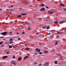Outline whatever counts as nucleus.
<instances>
[{
  "label": "nucleus",
  "instance_id": "f257e3e1",
  "mask_svg": "<svg viewBox=\"0 0 66 66\" xmlns=\"http://www.w3.org/2000/svg\"><path fill=\"white\" fill-rule=\"evenodd\" d=\"M7 34V32L6 31L5 32H3L1 34V35H6Z\"/></svg>",
  "mask_w": 66,
  "mask_h": 66
},
{
  "label": "nucleus",
  "instance_id": "f03ea898",
  "mask_svg": "<svg viewBox=\"0 0 66 66\" xmlns=\"http://www.w3.org/2000/svg\"><path fill=\"white\" fill-rule=\"evenodd\" d=\"M64 22H65V21H63L59 22V24H62V23H64Z\"/></svg>",
  "mask_w": 66,
  "mask_h": 66
},
{
  "label": "nucleus",
  "instance_id": "7ed1b4c3",
  "mask_svg": "<svg viewBox=\"0 0 66 66\" xmlns=\"http://www.w3.org/2000/svg\"><path fill=\"white\" fill-rule=\"evenodd\" d=\"M12 64H14V65H16V64H17V63H16V62L15 61L12 62Z\"/></svg>",
  "mask_w": 66,
  "mask_h": 66
},
{
  "label": "nucleus",
  "instance_id": "20e7f679",
  "mask_svg": "<svg viewBox=\"0 0 66 66\" xmlns=\"http://www.w3.org/2000/svg\"><path fill=\"white\" fill-rule=\"evenodd\" d=\"M8 56H3L2 59H6L7 58Z\"/></svg>",
  "mask_w": 66,
  "mask_h": 66
},
{
  "label": "nucleus",
  "instance_id": "39448f33",
  "mask_svg": "<svg viewBox=\"0 0 66 66\" xmlns=\"http://www.w3.org/2000/svg\"><path fill=\"white\" fill-rule=\"evenodd\" d=\"M22 60V57H19L18 58V60L19 61H21Z\"/></svg>",
  "mask_w": 66,
  "mask_h": 66
},
{
  "label": "nucleus",
  "instance_id": "423d86ee",
  "mask_svg": "<svg viewBox=\"0 0 66 66\" xmlns=\"http://www.w3.org/2000/svg\"><path fill=\"white\" fill-rule=\"evenodd\" d=\"M54 11H50V13H49V12H48V13L49 14H52L54 13Z\"/></svg>",
  "mask_w": 66,
  "mask_h": 66
},
{
  "label": "nucleus",
  "instance_id": "0eeeda50",
  "mask_svg": "<svg viewBox=\"0 0 66 66\" xmlns=\"http://www.w3.org/2000/svg\"><path fill=\"white\" fill-rule=\"evenodd\" d=\"M44 10H45V8L43 7L42 8H41V9H40V11H43Z\"/></svg>",
  "mask_w": 66,
  "mask_h": 66
},
{
  "label": "nucleus",
  "instance_id": "6e6552de",
  "mask_svg": "<svg viewBox=\"0 0 66 66\" xmlns=\"http://www.w3.org/2000/svg\"><path fill=\"white\" fill-rule=\"evenodd\" d=\"M28 56H26L24 57L23 60H25V59H26L27 58H28Z\"/></svg>",
  "mask_w": 66,
  "mask_h": 66
},
{
  "label": "nucleus",
  "instance_id": "1a4fd4ad",
  "mask_svg": "<svg viewBox=\"0 0 66 66\" xmlns=\"http://www.w3.org/2000/svg\"><path fill=\"white\" fill-rule=\"evenodd\" d=\"M29 49H30V48L29 47H26V48H25V50H29Z\"/></svg>",
  "mask_w": 66,
  "mask_h": 66
},
{
  "label": "nucleus",
  "instance_id": "9d476101",
  "mask_svg": "<svg viewBox=\"0 0 66 66\" xmlns=\"http://www.w3.org/2000/svg\"><path fill=\"white\" fill-rule=\"evenodd\" d=\"M27 13H21V15H27Z\"/></svg>",
  "mask_w": 66,
  "mask_h": 66
},
{
  "label": "nucleus",
  "instance_id": "9b49d317",
  "mask_svg": "<svg viewBox=\"0 0 66 66\" xmlns=\"http://www.w3.org/2000/svg\"><path fill=\"white\" fill-rule=\"evenodd\" d=\"M46 65H49V62H46Z\"/></svg>",
  "mask_w": 66,
  "mask_h": 66
},
{
  "label": "nucleus",
  "instance_id": "f8f14e48",
  "mask_svg": "<svg viewBox=\"0 0 66 66\" xmlns=\"http://www.w3.org/2000/svg\"><path fill=\"white\" fill-rule=\"evenodd\" d=\"M57 55L58 56H59V57H60V56H61V55L59 54H57Z\"/></svg>",
  "mask_w": 66,
  "mask_h": 66
},
{
  "label": "nucleus",
  "instance_id": "ddd939ff",
  "mask_svg": "<svg viewBox=\"0 0 66 66\" xmlns=\"http://www.w3.org/2000/svg\"><path fill=\"white\" fill-rule=\"evenodd\" d=\"M17 17H18V18H19L20 17H21V15H18L17 16Z\"/></svg>",
  "mask_w": 66,
  "mask_h": 66
},
{
  "label": "nucleus",
  "instance_id": "4468645a",
  "mask_svg": "<svg viewBox=\"0 0 66 66\" xmlns=\"http://www.w3.org/2000/svg\"><path fill=\"white\" fill-rule=\"evenodd\" d=\"M47 28V26H45L43 27V29H46Z\"/></svg>",
  "mask_w": 66,
  "mask_h": 66
},
{
  "label": "nucleus",
  "instance_id": "2eb2a0df",
  "mask_svg": "<svg viewBox=\"0 0 66 66\" xmlns=\"http://www.w3.org/2000/svg\"><path fill=\"white\" fill-rule=\"evenodd\" d=\"M60 5L61 6H65V5H64L63 4H60Z\"/></svg>",
  "mask_w": 66,
  "mask_h": 66
},
{
  "label": "nucleus",
  "instance_id": "dca6fc26",
  "mask_svg": "<svg viewBox=\"0 0 66 66\" xmlns=\"http://www.w3.org/2000/svg\"><path fill=\"white\" fill-rule=\"evenodd\" d=\"M55 63V64H57V61H55L54 62Z\"/></svg>",
  "mask_w": 66,
  "mask_h": 66
},
{
  "label": "nucleus",
  "instance_id": "f3484780",
  "mask_svg": "<svg viewBox=\"0 0 66 66\" xmlns=\"http://www.w3.org/2000/svg\"><path fill=\"white\" fill-rule=\"evenodd\" d=\"M13 43V42H9L10 44H12Z\"/></svg>",
  "mask_w": 66,
  "mask_h": 66
},
{
  "label": "nucleus",
  "instance_id": "a211bd4d",
  "mask_svg": "<svg viewBox=\"0 0 66 66\" xmlns=\"http://www.w3.org/2000/svg\"><path fill=\"white\" fill-rule=\"evenodd\" d=\"M9 48H12V46H11L9 45Z\"/></svg>",
  "mask_w": 66,
  "mask_h": 66
},
{
  "label": "nucleus",
  "instance_id": "6ab92c4d",
  "mask_svg": "<svg viewBox=\"0 0 66 66\" xmlns=\"http://www.w3.org/2000/svg\"><path fill=\"white\" fill-rule=\"evenodd\" d=\"M44 52L45 53H48V51H44Z\"/></svg>",
  "mask_w": 66,
  "mask_h": 66
},
{
  "label": "nucleus",
  "instance_id": "aec40b11",
  "mask_svg": "<svg viewBox=\"0 0 66 66\" xmlns=\"http://www.w3.org/2000/svg\"><path fill=\"white\" fill-rule=\"evenodd\" d=\"M58 23V21H55L54 22V23Z\"/></svg>",
  "mask_w": 66,
  "mask_h": 66
},
{
  "label": "nucleus",
  "instance_id": "412c9836",
  "mask_svg": "<svg viewBox=\"0 0 66 66\" xmlns=\"http://www.w3.org/2000/svg\"><path fill=\"white\" fill-rule=\"evenodd\" d=\"M12 32L11 31H10L9 32V34H12Z\"/></svg>",
  "mask_w": 66,
  "mask_h": 66
},
{
  "label": "nucleus",
  "instance_id": "4be33fe9",
  "mask_svg": "<svg viewBox=\"0 0 66 66\" xmlns=\"http://www.w3.org/2000/svg\"><path fill=\"white\" fill-rule=\"evenodd\" d=\"M27 29L29 30H31V28L30 27H29Z\"/></svg>",
  "mask_w": 66,
  "mask_h": 66
},
{
  "label": "nucleus",
  "instance_id": "5701e85b",
  "mask_svg": "<svg viewBox=\"0 0 66 66\" xmlns=\"http://www.w3.org/2000/svg\"><path fill=\"white\" fill-rule=\"evenodd\" d=\"M57 42H56L55 44V45H57Z\"/></svg>",
  "mask_w": 66,
  "mask_h": 66
},
{
  "label": "nucleus",
  "instance_id": "b1692460",
  "mask_svg": "<svg viewBox=\"0 0 66 66\" xmlns=\"http://www.w3.org/2000/svg\"><path fill=\"white\" fill-rule=\"evenodd\" d=\"M38 50V48H36L35 49L36 51H37Z\"/></svg>",
  "mask_w": 66,
  "mask_h": 66
},
{
  "label": "nucleus",
  "instance_id": "393cba45",
  "mask_svg": "<svg viewBox=\"0 0 66 66\" xmlns=\"http://www.w3.org/2000/svg\"><path fill=\"white\" fill-rule=\"evenodd\" d=\"M2 43H3V41L1 42H0V45H1V44H2Z\"/></svg>",
  "mask_w": 66,
  "mask_h": 66
},
{
  "label": "nucleus",
  "instance_id": "a878e982",
  "mask_svg": "<svg viewBox=\"0 0 66 66\" xmlns=\"http://www.w3.org/2000/svg\"><path fill=\"white\" fill-rule=\"evenodd\" d=\"M15 56H14L13 57V59H15Z\"/></svg>",
  "mask_w": 66,
  "mask_h": 66
},
{
  "label": "nucleus",
  "instance_id": "bb28decb",
  "mask_svg": "<svg viewBox=\"0 0 66 66\" xmlns=\"http://www.w3.org/2000/svg\"><path fill=\"white\" fill-rule=\"evenodd\" d=\"M39 54H42V52H39Z\"/></svg>",
  "mask_w": 66,
  "mask_h": 66
},
{
  "label": "nucleus",
  "instance_id": "cd10ccee",
  "mask_svg": "<svg viewBox=\"0 0 66 66\" xmlns=\"http://www.w3.org/2000/svg\"><path fill=\"white\" fill-rule=\"evenodd\" d=\"M63 10L64 11H66V8H64L63 9Z\"/></svg>",
  "mask_w": 66,
  "mask_h": 66
},
{
  "label": "nucleus",
  "instance_id": "c85d7f7f",
  "mask_svg": "<svg viewBox=\"0 0 66 66\" xmlns=\"http://www.w3.org/2000/svg\"><path fill=\"white\" fill-rule=\"evenodd\" d=\"M49 27H48L46 28V29H49Z\"/></svg>",
  "mask_w": 66,
  "mask_h": 66
},
{
  "label": "nucleus",
  "instance_id": "c756f323",
  "mask_svg": "<svg viewBox=\"0 0 66 66\" xmlns=\"http://www.w3.org/2000/svg\"><path fill=\"white\" fill-rule=\"evenodd\" d=\"M13 6H14L12 5V6H10V7H13Z\"/></svg>",
  "mask_w": 66,
  "mask_h": 66
},
{
  "label": "nucleus",
  "instance_id": "7c9ffc66",
  "mask_svg": "<svg viewBox=\"0 0 66 66\" xmlns=\"http://www.w3.org/2000/svg\"><path fill=\"white\" fill-rule=\"evenodd\" d=\"M12 40H13L12 39H10V41H12Z\"/></svg>",
  "mask_w": 66,
  "mask_h": 66
},
{
  "label": "nucleus",
  "instance_id": "2f4dec72",
  "mask_svg": "<svg viewBox=\"0 0 66 66\" xmlns=\"http://www.w3.org/2000/svg\"><path fill=\"white\" fill-rule=\"evenodd\" d=\"M9 14H10V15H11V14H12V12H9Z\"/></svg>",
  "mask_w": 66,
  "mask_h": 66
},
{
  "label": "nucleus",
  "instance_id": "473e14b6",
  "mask_svg": "<svg viewBox=\"0 0 66 66\" xmlns=\"http://www.w3.org/2000/svg\"><path fill=\"white\" fill-rule=\"evenodd\" d=\"M46 8L47 9H49V7H48V6H46Z\"/></svg>",
  "mask_w": 66,
  "mask_h": 66
},
{
  "label": "nucleus",
  "instance_id": "72a5a7b5",
  "mask_svg": "<svg viewBox=\"0 0 66 66\" xmlns=\"http://www.w3.org/2000/svg\"><path fill=\"white\" fill-rule=\"evenodd\" d=\"M1 38H4V37H2V36Z\"/></svg>",
  "mask_w": 66,
  "mask_h": 66
},
{
  "label": "nucleus",
  "instance_id": "f704fd0d",
  "mask_svg": "<svg viewBox=\"0 0 66 66\" xmlns=\"http://www.w3.org/2000/svg\"><path fill=\"white\" fill-rule=\"evenodd\" d=\"M40 50H38V52H40Z\"/></svg>",
  "mask_w": 66,
  "mask_h": 66
},
{
  "label": "nucleus",
  "instance_id": "c9c22d12",
  "mask_svg": "<svg viewBox=\"0 0 66 66\" xmlns=\"http://www.w3.org/2000/svg\"><path fill=\"white\" fill-rule=\"evenodd\" d=\"M37 63L36 62H35L34 63V64L35 65V64H36Z\"/></svg>",
  "mask_w": 66,
  "mask_h": 66
},
{
  "label": "nucleus",
  "instance_id": "e433bc0d",
  "mask_svg": "<svg viewBox=\"0 0 66 66\" xmlns=\"http://www.w3.org/2000/svg\"><path fill=\"white\" fill-rule=\"evenodd\" d=\"M18 40H20V39H21V38H18Z\"/></svg>",
  "mask_w": 66,
  "mask_h": 66
},
{
  "label": "nucleus",
  "instance_id": "4c0bfd02",
  "mask_svg": "<svg viewBox=\"0 0 66 66\" xmlns=\"http://www.w3.org/2000/svg\"><path fill=\"white\" fill-rule=\"evenodd\" d=\"M6 53H7V54H9V52H7Z\"/></svg>",
  "mask_w": 66,
  "mask_h": 66
},
{
  "label": "nucleus",
  "instance_id": "58836bf2",
  "mask_svg": "<svg viewBox=\"0 0 66 66\" xmlns=\"http://www.w3.org/2000/svg\"><path fill=\"white\" fill-rule=\"evenodd\" d=\"M25 33L24 32H22V34H24Z\"/></svg>",
  "mask_w": 66,
  "mask_h": 66
},
{
  "label": "nucleus",
  "instance_id": "ea45409f",
  "mask_svg": "<svg viewBox=\"0 0 66 66\" xmlns=\"http://www.w3.org/2000/svg\"><path fill=\"white\" fill-rule=\"evenodd\" d=\"M50 34H51V33H50V32H49V33L48 34V35H49Z\"/></svg>",
  "mask_w": 66,
  "mask_h": 66
},
{
  "label": "nucleus",
  "instance_id": "a19ab883",
  "mask_svg": "<svg viewBox=\"0 0 66 66\" xmlns=\"http://www.w3.org/2000/svg\"><path fill=\"white\" fill-rule=\"evenodd\" d=\"M14 45L13 44H12V45H11V46H12V47H13V46H14Z\"/></svg>",
  "mask_w": 66,
  "mask_h": 66
},
{
  "label": "nucleus",
  "instance_id": "79ce46f5",
  "mask_svg": "<svg viewBox=\"0 0 66 66\" xmlns=\"http://www.w3.org/2000/svg\"><path fill=\"white\" fill-rule=\"evenodd\" d=\"M42 65V64L40 63V64H39V66H40V65Z\"/></svg>",
  "mask_w": 66,
  "mask_h": 66
},
{
  "label": "nucleus",
  "instance_id": "37998d69",
  "mask_svg": "<svg viewBox=\"0 0 66 66\" xmlns=\"http://www.w3.org/2000/svg\"><path fill=\"white\" fill-rule=\"evenodd\" d=\"M42 6H45V5L42 4Z\"/></svg>",
  "mask_w": 66,
  "mask_h": 66
},
{
  "label": "nucleus",
  "instance_id": "c03bdc74",
  "mask_svg": "<svg viewBox=\"0 0 66 66\" xmlns=\"http://www.w3.org/2000/svg\"><path fill=\"white\" fill-rule=\"evenodd\" d=\"M59 37V36H56V37L57 38V37Z\"/></svg>",
  "mask_w": 66,
  "mask_h": 66
},
{
  "label": "nucleus",
  "instance_id": "a18cd8bd",
  "mask_svg": "<svg viewBox=\"0 0 66 66\" xmlns=\"http://www.w3.org/2000/svg\"><path fill=\"white\" fill-rule=\"evenodd\" d=\"M57 33H58V34H60V32H57Z\"/></svg>",
  "mask_w": 66,
  "mask_h": 66
},
{
  "label": "nucleus",
  "instance_id": "49530a36",
  "mask_svg": "<svg viewBox=\"0 0 66 66\" xmlns=\"http://www.w3.org/2000/svg\"><path fill=\"white\" fill-rule=\"evenodd\" d=\"M22 22V23H24V22Z\"/></svg>",
  "mask_w": 66,
  "mask_h": 66
},
{
  "label": "nucleus",
  "instance_id": "de8ad7c7",
  "mask_svg": "<svg viewBox=\"0 0 66 66\" xmlns=\"http://www.w3.org/2000/svg\"><path fill=\"white\" fill-rule=\"evenodd\" d=\"M16 34H19V32L16 33Z\"/></svg>",
  "mask_w": 66,
  "mask_h": 66
},
{
  "label": "nucleus",
  "instance_id": "09e8293b",
  "mask_svg": "<svg viewBox=\"0 0 66 66\" xmlns=\"http://www.w3.org/2000/svg\"><path fill=\"white\" fill-rule=\"evenodd\" d=\"M13 10H10V11H13Z\"/></svg>",
  "mask_w": 66,
  "mask_h": 66
},
{
  "label": "nucleus",
  "instance_id": "8fccbe9b",
  "mask_svg": "<svg viewBox=\"0 0 66 66\" xmlns=\"http://www.w3.org/2000/svg\"><path fill=\"white\" fill-rule=\"evenodd\" d=\"M61 32H62V31H63V30L62 29H61V30L60 31Z\"/></svg>",
  "mask_w": 66,
  "mask_h": 66
},
{
  "label": "nucleus",
  "instance_id": "3c124183",
  "mask_svg": "<svg viewBox=\"0 0 66 66\" xmlns=\"http://www.w3.org/2000/svg\"><path fill=\"white\" fill-rule=\"evenodd\" d=\"M2 47H4V45H2Z\"/></svg>",
  "mask_w": 66,
  "mask_h": 66
},
{
  "label": "nucleus",
  "instance_id": "603ef678",
  "mask_svg": "<svg viewBox=\"0 0 66 66\" xmlns=\"http://www.w3.org/2000/svg\"><path fill=\"white\" fill-rule=\"evenodd\" d=\"M38 34H38V33H36L37 35H38Z\"/></svg>",
  "mask_w": 66,
  "mask_h": 66
},
{
  "label": "nucleus",
  "instance_id": "864d4df0",
  "mask_svg": "<svg viewBox=\"0 0 66 66\" xmlns=\"http://www.w3.org/2000/svg\"><path fill=\"white\" fill-rule=\"evenodd\" d=\"M0 66H3V65H0Z\"/></svg>",
  "mask_w": 66,
  "mask_h": 66
},
{
  "label": "nucleus",
  "instance_id": "5fc2aeb1",
  "mask_svg": "<svg viewBox=\"0 0 66 66\" xmlns=\"http://www.w3.org/2000/svg\"><path fill=\"white\" fill-rule=\"evenodd\" d=\"M60 33H61V34H62V33H63V32H60Z\"/></svg>",
  "mask_w": 66,
  "mask_h": 66
},
{
  "label": "nucleus",
  "instance_id": "6e6d98bb",
  "mask_svg": "<svg viewBox=\"0 0 66 66\" xmlns=\"http://www.w3.org/2000/svg\"><path fill=\"white\" fill-rule=\"evenodd\" d=\"M37 1H40V0H37Z\"/></svg>",
  "mask_w": 66,
  "mask_h": 66
},
{
  "label": "nucleus",
  "instance_id": "4d7b16f0",
  "mask_svg": "<svg viewBox=\"0 0 66 66\" xmlns=\"http://www.w3.org/2000/svg\"><path fill=\"white\" fill-rule=\"evenodd\" d=\"M55 3H56V4L57 3V2H55Z\"/></svg>",
  "mask_w": 66,
  "mask_h": 66
},
{
  "label": "nucleus",
  "instance_id": "13d9d810",
  "mask_svg": "<svg viewBox=\"0 0 66 66\" xmlns=\"http://www.w3.org/2000/svg\"><path fill=\"white\" fill-rule=\"evenodd\" d=\"M43 37H44V36H43Z\"/></svg>",
  "mask_w": 66,
  "mask_h": 66
},
{
  "label": "nucleus",
  "instance_id": "bf43d9fd",
  "mask_svg": "<svg viewBox=\"0 0 66 66\" xmlns=\"http://www.w3.org/2000/svg\"><path fill=\"white\" fill-rule=\"evenodd\" d=\"M36 54H37V53H36Z\"/></svg>",
  "mask_w": 66,
  "mask_h": 66
},
{
  "label": "nucleus",
  "instance_id": "052dcab7",
  "mask_svg": "<svg viewBox=\"0 0 66 66\" xmlns=\"http://www.w3.org/2000/svg\"><path fill=\"white\" fill-rule=\"evenodd\" d=\"M1 9H0V11H1Z\"/></svg>",
  "mask_w": 66,
  "mask_h": 66
},
{
  "label": "nucleus",
  "instance_id": "680f3d73",
  "mask_svg": "<svg viewBox=\"0 0 66 66\" xmlns=\"http://www.w3.org/2000/svg\"><path fill=\"white\" fill-rule=\"evenodd\" d=\"M34 0V1H35V0Z\"/></svg>",
  "mask_w": 66,
  "mask_h": 66
},
{
  "label": "nucleus",
  "instance_id": "e2e57ef3",
  "mask_svg": "<svg viewBox=\"0 0 66 66\" xmlns=\"http://www.w3.org/2000/svg\"><path fill=\"white\" fill-rule=\"evenodd\" d=\"M48 1L49 0H48Z\"/></svg>",
  "mask_w": 66,
  "mask_h": 66
}]
</instances>
